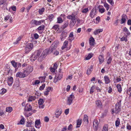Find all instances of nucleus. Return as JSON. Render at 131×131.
I'll list each match as a JSON object with an SVG mask.
<instances>
[{
    "instance_id": "obj_6",
    "label": "nucleus",
    "mask_w": 131,
    "mask_h": 131,
    "mask_svg": "<svg viewBox=\"0 0 131 131\" xmlns=\"http://www.w3.org/2000/svg\"><path fill=\"white\" fill-rule=\"evenodd\" d=\"M33 45L31 43H29L26 45L25 49V53H28L32 49Z\"/></svg>"
},
{
    "instance_id": "obj_10",
    "label": "nucleus",
    "mask_w": 131,
    "mask_h": 131,
    "mask_svg": "<svg viewBox=\"0 0 131 131\" xmlns=\"http://www.w3.org/2000/svg\"><path fill=\"white\" fill-rule=\"evenodd\" d=\"M104 80L105 84H108L111 82V80L108 75H105L104 77Z\"/></svg>"
},
{
    "instance_id": "obj_40",
    "label": "nucleus",
    "mask_w": 131,
    "mask_h": 131,
    "mask_svg": "<svg viewBox=\"0 0 131 131\" xmlns=\"http://www.w3.org/2000/svg\"><path fill=\"white\" fill-rule=\"evenodd\" d=\"M54 16L53 14H50L48 16L49 19L51 21H52L54 18Z\"/></svg>"
},
{
    "instance_id": "obj_3",
    "label": "nucleus",
    "mask_w": 131,
    "mask_h": 131,
    "mask_svg": "<svg viewBox=\"0 0 131 131\" xmlns=\"http://www.w3.org/2000/svg\"><path fill=\"white\" fill-rule=\"evenodd\" d=\"M45 23V20L44 19H42L39 21L33 19L31 22V24L34 26L40 25L42 23Z\"/></svg>"
},
{
    "instance_id": "obj_37",
    "label": "nucleus",
    "mask_w": 131,
    "mask_h": 131,
    "mask_svg": "<svg viewBox=\"0 0 131 131\" xmlns=\"http://www.w3.org/2000/svg\"><path fill=\"white\" fill-rule=\"evenodd\" d=\"M57 23L59 24H60L63 22V20L62 18L60 17H58L57 18Z\"/></svg>"
},
{
    "instance_id": "obj_21",
    "label": "nucleus",
    "mask_w": 131,
    "mask_h": 131,
    "mask_svg": "<svg viewBox=\"0 0 131 131\" xmlns=\"http://www.w3.org/2000/svg\"><path fill=\"white\" fill-rule=\"evenodd\" d=\"M40 121L39 120H36L35 122V127L37 128H39L40 127Z\"/></svg>"
},
{
    "instance_id": "obj_30",
    "label": "nucleus",
    "mask_w": 131,
    "mask_h": 131,
    "mask_svg": "<svg viewBox=\"0 0 131 131\" xmlns=\"http://www.w3.org/2000/svg\"><path fill=\"white\" fill-rule=\"evenodd\" d=\"M82 123V120L80 119L78 120L77 122L76 128L79 127H80Z\"/></svg>"
},
{
    "instance_id": "obj_50",
    "label": "nucleus",
    "mask_w": 131,
    "mask_h": 131,
    "mask_svg": "<svg viewBox=\"0 0 131 131\" xmlns=\"http://www.w3.org/2000/svg\"><path fill=\"white\" fill-rule=\"evenodd\" d=\"M24 118H22L20 121L19 122L17 123L18 125L21 124L22 125L24 124Z\"/></svg>"
},
{
    "instance_id": "obj_34",
    "label": "nucleus",
    "mask_w": 131,
    "mask_h": 131,
    "mask_svg": "<svg viewBox=\"0 0 131 131\" xmlns=\"http://www.w3.org/2000/svg\"><path fill=\"white\" fill-rule=\"evenodd\" d=\"M108 126L107 124H105L103 126L102 131H108Z\"/></svg>"
},
{
    "instance_id": "obj_19",
    "label": "nucleus",
    "mask_w": 131,
    "mask_h": 131,
    "mask_svg": "<svg viewBox=\"0 0 131 131\" xmlns=\"http://www.w3.org/2000/svg\"><path fill=\"white\" fill-rule=\"evenodd\" d=\"M95 40L93 37H91L89 40V43L91 46H93L95 44Z\"/></svg>"
},
{
    "instance_id": "obj_44",
    "label": "nucleus",
    "mask_w": 131,
    "mask_h": 131,
    "mask_svg": "<svg viewBox=\"0 0 131 131\" xmlns=\"http://www.w3.org/2000/svg\"><path fill=\"white\" fill-rule=\"evenodd\" d=\"M10 8H11L12 10L14 11H16V6L14 5L13 6H12L10 7L8 11H10Z\"/></svg>"
},
{
    "instance_id": "obj_8",
    "label": "nucleus",
    "mask_w": 131,
    "mask_h": 131,
    "mask_svg": "<svg viewBox=\"0 0 131 131\" xmlns=\"http://www.w3.org/2000/svg\"><path fill=\"white\" fill-rule=\"evenodd\" d=\"M49 53L48 50L45 49L42 53L40 56L39 57L40 59H42L45 58Z\"/></svg>"
},
{
    "instance_id": "obj_22",
    "label": "nucleus",
    "mask_w": 131,
    "mask_h": 131,
    "mask_svg": "<svg viewBox=\"0 0 131 131\" xmlns=\"http://www.w3.org/2000/svg\"><path fill=\"white\" fill-rule=\"evenodd\" d=\"M96 106L99 108H101L102 105V103L101 101L98 100L95 102Z\"/></svg>"
},
{
    "instance_id": "obj_13",
    "label": "nucleus",
    "mask_w": 131,
    "mask_h": 131,
    "mask_svg": "<svg viewBox=\"0 0 131 131\" xmlns=\"http://www.w3.org/2000/svg\"><path fill=\"white\" fill-rule=\"evenodd\" d=\"M75 15H74L73 13H72L71 15H69L67 16V18L70 19H71L72 21H74L75 19Z\"/></svg>"
},
{
    "instance_id": "obj_4",
    "label": "nucleus",
    "mask_w": 131,
    "mask_h": 131,
    "mask_svg": "<svg viewBox=\"0 0 131 131\" xmlns=\"http://www.w3.org/2000/svg\"><path fill=\"white\" fill-rule=\"evenodd\" d=\"M61 70H60L58 73L56 74L55 77L54 82H56L58 81L61 79L62 78L63 74L61 72Z\"/></svg>"
},
{
    "instance_id": "obj_14",
    "label": "nucleus",
    "mask_w": 131,
    "mask_h": 131,
    "mask_svg": "<svg viewBox=\"0 0 131 131\" xmlns=\"http://www.w3.org/2000/svg\"><path fill=\"white\" fill-rule=\"evenodd\" d=\"M69 24V21L68 20L65 21L64 22V23L61 27V28L64 29L67 28Z\"/></svg>"
},
{
    "instance_id": "obj_1",
    "label": "nucleus",
    "mask_w": 131,
    "mask_h": 131,
    "mask_svg": "<svg viewBox=\"0 0 131 131\" xmlns=\"http://www.w3.org/2000/svg\"><path fill=\"white\" fill-rule=\"evenodd\" d=\"M121 99H118L117 101V102L115 105V107L113 109L112 112L115 113L116 114L118 113L121 111Z\"/></svg>"
},
{
    "instance_id": "obj_2",
    "label": "nucleus",
    "mask_w": 131,
    "mask_h": 131,
    "mask_svg": "<svg viewBox=\"0 0 131 131\" xmlns=\"http://www.w3.org/2000/svg\"><path fill=\"white\" fill-rule=\"evenodd\" d=\"M41 52V51L40 50L35 51L34 53L31 56L30 59L31 61H32L36 60L40 56Z\"/></svg>"
},
{
    "instance_id": "obj_25",
    "label": "nucleus",
    "mask_w": 131,
    "mask_h": 131,
    "mask_svg": "<svg viewBox=\"0 0 131 131\" xmlns=\"http://www.w3.org/2000/svg\"><path fill=\"white\" fill-rule=\"evenodd\" d=\"M61 113V110H57L55 114L56 115V117L58 118L60 115Z\"/></svg>"
},
{
    "instance_id": "obj_18",
    "label": "nucleus",
    "mask_w": 131,
    "mask_h": 131,
    "mask_svg": "<svg viewBox=\"0 0 131 131\" xmlns=\"http://www.w3.org/2000/svg\"><path fill=\"white\" fill-rule=\"evenodd\" d=\"M56 46H55L54 44H52L50 48L48 50V52H51L56 48Z\"/></svg>"
},
{
    "instance_id": "obj_49",
    "label": "nucleus",
    "mask_w": 131,
    "mask_h": 131,
    "mask_svg": "<svg viewBox=\"0 0 131 131\" xmlns=\"http://www.w3.org/2000/svg\"><path fill=\"white\" fill-rule=\"evenodd\" d=\"M104 5L106 10H108L109 8V5L106 3H104Z\"/></svg>"
},
{
    "instance_id": "obj_12",
    "label": "nucleus",
    "mask_w": 131,
    "mask_h": 131,
    "mask_svg": "<svg viewBox=\"0 0 131 131\" xmlns=\"http://www.w3.org/2000/svg\"><path fill=\"white\" fill-rule=\"evenodd\" d=\"M96 10L94 8H93L90 14V16L92 18L94 17L96 14Z\"/></svg>"
},
{
    "instance_id": "obj_56",
    "label": "nucleus",
    "mask_w": 131,
    "mask_h": 131,
    "mask_svg": "<svg viewBox=\"0 0 131 131\" xmlns=\"http://www.w3.org/2000/svg\"><path fill=\"white\" fill-rule=\"evenodd\" d=\"M2 92L1 93V94H3L5 93L6 91L7 90L6 89L3 88L1 89Z\"/></svg>"
},
{
    "instance_id": "obj_55",
    "label": "nucleus",
    "mask_w": 131,
    "mask_h": 131,
    "mask_svg": "<svg viewBox=\"0 0 131 131\" xmlns=\"http://www.w3.org/2000/svg\"><path fill=\"white\" fill-rule=\"evenodd\" d=\"M92 57V54H89L88 55V56L86 58V60H88L90 59Z\"/></svg>"
},
{
    "instance_id": "obj_64",
    "label": "nucleus",
    "mask_w": 131,
    "mask_h": 131,
    "mask_svg": "<svg viewBox=\"0 0 131 131\" xmlns=\"http://www.w3.org/2000/svg\"><path fill=\"white\" fill-rule=\"evenodd\" d=\"M34 37L35 39H37L38 38L39 35L35 33L34 34Z\"/></svg>"
},
{
    "instance_id": "obj_23",
    "label": "nucleus",
    "mask_w": 131,
    "mask_h": 131,
    "mask_svg": "<svg viewBox=\"0 0 131 131\" xmlns=\"http://www.w3.org/2000/svg\"><path fill=\"white\" fill-rule=\"evenodd\" d=\"M67 36L66 33H62L60 36V38L62 41H63Z\"/></svg>"
},
{
    "instance_id": "obj_39",
    "label": "nucleus",
    "mask_w": 131,
    "mask_h": 131,
    "mask_svg": "<svg viewBox=\"0 0 131 131\" xmlns=\"http://www.w3.org/2000/svg\"><path fill=\"white\" fill-rule=\"evenodd\" d=\"M123 30L128 35H130V33L126 27H125L123 28Z\"/></svg>"
},
{
    "instance_id": "obj_16",
    "label": "nucleus",
    "mask_w": 131,
    "mask_h": 131,
    "mask_svg": "<svg viewBox=\"0 0 131 131\" xmlns=\"http://www.w3.org/2000/svg\"><path fill=\"white\" fill-rule=\"evenodd\" d=\"M98 58L99 62V64H101L104 61L103 56L102 55H100L99 57Z\"/></svg>"
},
{
    "instance_id": "obj_42",
    "label": "nucleus",
    "mask_w": 131,
    "mask_h": 131,
    "mask_svg": "<svg viewBox=\"0 0 131 131\" xmlns=\"http://www.w3.org/2000/svg\"><path fill=\"white\" fill-rule=\"evenodd\" d=\"M12 108L11 107H7L6 109V111L8 113L11 112L12 111Z\"/></svg>"
},
{
    "instance_id": "obj_51",
    "label": "nucleus",
    "mask_w": 131,
    "mask_h": 131,
    "mask_svg": "<svg viewBox=\"0 0 131 131\" xmlns=\"http://www.w3.org/2000/svg\"><path fill=\"white\" fill-rule=\"evenodd\" d=\"M11 63L13 66L15 68L17 67V63L14 61H11Z\"/></svg>"
},
{
    "instance_id": "obj_17",
    "label": "nucleus",
    "mask_w": 131,
    "mask_h": 131,
    "mask_svg": "<svg viewBox=\"0 0 131 131\" xmlns=\"http://www.w3.org/2000/svg\"><path fill=\"white\" fill-rule=\"evenodd\" d=\"M122 18L121 20V24H123L126 21V18L127 17V16L125 14L123 15L122 16Z\"/></svg>"
},
{
    "instance_id": "obj_45",
    "label": "nucleus",
    "mask_w": 131,
    "mask_h": 131,
    "mask_svg": "<svg viewBox=\"0 0 131 131\" xmlns=\"http://www.w3.org/2000/svg\"><path fill=\"white\" fill-rule=\"evenodd\" d=\"M112 59V57H109L107 61V63L108 64H111Z\"/></svg>"
},
{
    "instance_id": "obj_5",
    "label": "nucleus",
    "mask_w": 131,
    "mask_h": 131,
    "mask_svg": "<svg viewBox=\"0 0 131 131\" xmlns=\"http://www.w3.org/2000/svg\"><path fill=\"white\" fill-rule=\"evenodd\" d=\"M27 71L26 70H24L22 72H18L16 74L17 77H19L20 78H24L28 75L27 74Z\"/></svg>"
},
{
    "instance_id": "obj_38",
    "label": "nucleus",
    "mask_w": 131,
    "mask_h": 131,
    "mask_svg": "<svg viewBox=\"0 0 131 131\" xmlns=\"http://www.w3.org/2000/svg\"><path fill=\"white\" fill-rule=\"evenodd\" d=\"M77 21L78 24H82L84 22V21L81 19H80L79 18H78L77 19Z\"/></svg>"
},
{
    "instance_id": "obj_26",
    "label": "nucleus",
    "mask_w": 131,
    "mask_h": 131,
    "mask_svg": "<svg viewBox=\"0 0 131 131\" xmlns=\"http://www.w3.org/2000/svg\"><path fill=\"white\" fill-rule=\"evenodd\" d=\"M30 105H29L28 106H26L25 108V110L28 111H31L32 109V107Z\"/></svg>"
},
{
    "instance_id": "obj_11",
    "label": "nucleus",
    "mask_w": 131,
    "mask_h": 131,
    "mask_svg": "<svg viewBox=\"0 0 131 131\" xmlns=\"http://www.w3.org/2000/svg\"><path fill=\"white\" fill-rule=\"evenodd\" d=\"M8 84L9 86H10L13 83V78L12 77H9L8 78Z\"/></svg>"
},
{
    "instance_id": "obj_24",
    "label": "nucleus",
    "mask_w": 131,
    "mask_h": 131,
    "mask_svg": "<svg viewBox=\"0 0 131 131\" xmlns=\"http://www.w3.org/2000/svg\"><path fill=\"white\" fill-rule=\"evenodd\" d=\"M34 124L32 122H27L26 125V126L28 127V128L29 129H30V128L34 126Z\"/></svg>"
},
{
    "instance_id": "obj_60",
    "label": "nucleus",
    "mask_w": 131,
    "mask_h": 131,
    "mask_svg": "<svg viewBox=\"0 0 131 131\" xmlns=\"http://www.w3.org/2000/svg\"><path fill=\"white\" fill-rule=\"evenodd\" d=\"M6 0H1L0 1V5L3 4L4 3L6 2Z\"/></svg>"
},
{
    "instance_id": "obj_29",
    "label": "nucleus",
    "mask_w": 131,
    "mask_h": 131,
    "mask_svg": "<svg viewBox=\"0 0 131 131\" xmlns=\"http://www.w3.org/2000/svg\"><path fill=\"white\" fill-rule=\"evenodd\" d=\"M36 99V97L35 96H31L29 97L28 101V102H32L33 101L35 100Z\"/></svg>"
},
{
    "instance_id": "obj_33",
    "label": "nucleus",
    "mask_w": 131,
    "mask_h": 131,
    "mask_svg": "<svg viewBox=\"0 0 131 131\" xmlns=\"http://www.w3.org/2000/svg\"><path fill=\"white\" fill-rule=\"evenodd\" d=\"M102 31L103 29H99L95 30L94 31L93 33L95 35H96L100 32H102Z\"/></svg>"
},
{
    "instance_id": "obj_52",
    "label": "nucleus",
    "mask_w": 131,
    "mask_h": 131,
    "mask_svg": "<svg viewBox=\"0 0 131 131\" xmlns=\"http://www.w3.org/2000/svg\"><path fill=\"white\" fill-rule=\"evenodd\" d=\"M43 102V100L42 99H39L38 101L39 105L42 104Z\"/></svg>"
},
{
    "instance_id": "obj_43",
    "label": "nucleus",
    "mask_w": 131,
    "mask_h": 131,
    "mask_svg": "<svg viewBox=\"0 0 131 131\" xmlns=\"http://www.w3.org/2000/svg\"><path fill=\"white\" fill-rule=\"evenodd\" d=\"M22 37L20 36L18 37L17 39L16 42H14V45H16L18 44V42L20 41Z\"/></svg>"
},
{
    "instance_id": "obj_62",
    "label": "nucleus",
    "mask_w": 131,
    "mask_h": 131,
    "mask_svg": "<svg viewBox=\"0 0 131 131\" xmlns=\"http://www.w3.org/2000/svg\"><path fill=\"white\" fill-rule=\"evenodd\" d=\"M32 6L30 5V6H28L26 8V9L27 10V12H29V11L30 8L32 7Z\"/></svg>"
},
{
    "instance_id": "obj_53",
    "label": "nucleus",
    "mask_w": 131,
    "mask_h": 131,
    "mask_svg": "<svg viewBox=\"0 0 131 131\" xmlns=\"http://www.w3.org/2000/svg\"><path fill=\"white\" fill-rule=\"evenodd\" d=\"M59 26L58 25H54L53 27V28L55 30H57L59 29Z\"/></svg>"
},
{
    "instance_id": "obj_32",
    "label": "nucleus",
    "mask_w": 131,
    "mask_h": 131,
    "mask_svg": "<svg viewBox=\"0 0 131 131\" xmlns=\"http://www.w3.org/2000/svg\"><path fill=\"white\" fill-rule=\"evenodd\" d=\"M45 26L44 25L40 26L37 29V30H43L45 29Z\"/></svg>"
},
{
    "instance_id": "obj_35",
    "label": "nucleus",
    "mask_w": 131,
    "mask_h": 131,
    "mask_svg": "<svg viewBox=\"0 0 131 131\" xmlns=\"http://www.w3.org/2000/svg\"><path fill=\"white\" fill-rule=\"evenodd\" d=\"M117 87L118 89V92H121L122 91V88L121 84H118L117 85Z\"/></svg>"
},
{
    "instance_id": "obj_57",
    "label": "nucleus",
    "mask_w": 131,
    "mask_h": 131,
    "mask_svg": "<svg viewBox=\"0 0 131 131\" xmlns=\"http://www.w3.org/2000/svg\"><path fill=\"white\" fill-rule=\"evenodd\" d=\"M113 0H107V1L112 6H113L114 4V2L113 1Z\"/></svg>"
},
{
    "instance_id": "obj_7",
    "label": "nucleus",
    "mask_w": 131,
    "mask_h": 131,
    "mask_svg": "<svg viewBox=\"0 0 131 131\" xmlns=\"http://www.w3.org/2000/svg\"><path fill=\"white\" fill-rule=\"evenodd\" d=\"M74 98V96L73 93H72L68 98L67 104L69 105H70L72 103L73 100Z\"/></svg>"
},
{
    "instance_id": "obj_27",
    "label": "nucleus",
    "mask_w": 131,
    "mask_h": 131,
    "mask_svg": "<svg viewBox=\"0 0 131 131\" xmlns=\"http://www.w3.org/2000/svg\"><path fill=\"white\" fill-rule=\"evenodd\" d=\"M98 125V123L97 120H94L93 123V127L94 128L97 129Z\"/></svg>"
},
{
    "instance_id": "obj_47",
    "label": "nucleus",
    "mask_w": 131,
    "mask_h": 131,
    "mask_svg": "<svg viewBox=\"0 0 131 131\" xmlns=\"http://www.w3.org/2000/svg\"><path fill=\"white\" fill-rule=\"evenodd\" d=\"M95 88L94 85H93L91 87L90 90V93L91 94H92L93 92L94 91V90Z\"/></svg>"
},
{
    "instance_id": "obj_41",
    "label": "nucleus",
    "mask_w": 131,
    "mask_h": 131,
    "mask_svg": "<svg viewBox=\"0 0 131 131\" xmlns=\"http://www.w3.org/2000/svg\"><path fill=\"white\" fill-rule=\"evenodd\" d=\"M45 10V8L44 7L40 8L39 10V13L40 15H41L43 14Z\"/></svg>"
},
{
    "instance_id": "obj_31",
    "label": "nucleus",
    "mask_w": 131,
    "mask_h": 131,
    "mask_svg": "<svg viewBox=\"0 0 131 131\" xmlns=\"http://www.w3.org/2000/svg\"><path fill=\"white\" fill-rule=\"evenodd\" d=\"M88 117L86 115H85L84 116L83 120V121L85 122V123H86V124H88Z\"/></svg>"
},
{
    "instance_id": "obj_46",
    "label": "nucleus",
    "mask_w": 131,
    "mask_h": 131,
    "mask_svg": "<svg viewBox=\"0 0 131 131\" xmlns=\"http://www.w3.org/2000/svg\"><path fill=\"white\" fill-rule=\"evenodd\" d=\"M89 10L88 8H86L83 9L81 11V12L82 13L86 14L89 11Z\"/></svg>"
},
{
    "instance_id": "obj_59",
    "label": "nucleus",
    "mask_w": 131,
    "mask_h": 131,
    "mask_svg": "<svg viewBox=\"0 0 131 131\" xmlns=\"http://www.w3.org/2000/svg\"><path fill=\"white\" fill-rule=\"evenodd\" d=\"M45 87V84H42L41 86H40L39 88V90H43L44 88Z\"/></svg>"
},
{
    "instance_id": "obj_58",
    "label": "nucleus",
    "mask_w": 131,
    "mask_h": 131,
    "mask_svg": "<svg viewBox=\"0 0 131 131\" xmlns=\"http://www.w3.org/2000/svg\"><path fill=\"white\" fill-rule=\"evenodd\" d=\"M40 81L39 80H35L34 82V83L33 84V85H37L40 83Z\"/></svg>"
},
{
    "instance_id": "obj_54",
    "label": "nucleus",
    "mask_w": 131,
    "mask_h": 131,
    "mask_svg": "<svg viewBox=\"0 0 131 131\" xmlns=\"http://www.w3.org/2000/svg\"><path fill=\"white\" fill-rule=\"evenodd\" d=\"M75 22H74V21H72L70 22L69 24V26L70 27H72L74 25Z\"/></svg>"
},
{
    "instance_id": "obj_28",
    "label": "nucleus",
    "mask_w": 131,
    "mask_h": 131,
    "mask_svg": "<svg viewBox=\"0 0 131 131\" xmlns=\"http://www.w3.org/2000/svg\"><path fill=\"white\" fill-rule=\"evenodd\" d=\"M93 66L91 65L87 70L86 73L88 75H89L92 72V70Z\"/></svg>"
},
{
    "instance_id": "obj_63",
    "label": "nucleus",
    "mask_w": 131,
    "mask_h": 131,
    "mask_svg": "<svg viewBox=\"0 0 131 131\" xmlns=\"http://www.w3.org/2000/svg\"><path fill=\"white\" fill-rule=\"evenodd\" d=\"M112 89L111 86H110L108 88V92L109 93H110L112 91Z\"/></svg>"
},
{
    "instance_id": "obj_20",
    "label": "nucleus",
    "mask_w": 131,
    "mask_h": 131,
    "mask_svg": "<svg viewBox=\"0 0 131 131\" xmlns=\"http://www.w3.org/2000/svg\"><path fill=\"white\" fill-rule=\"evenodd\" d=\"M98 7L99 8V12L101 13H104L105 11V9L103 8V6L102 5L99 6Z\"/></svg>"
},
{
    "instance_id": "obj_36",
    "label": "nucleus",
    "mask_w": 131,
    "mask_h": 131,
    "mask_svg": "<svg viewBox=\"0 0 131 131\" xmlns=\"http://www.w3.org/2000/svg\"><path fill=\"white\" fill-rule=\"evenodd\" d=\"M120 123V120L118 118H117L115 122V126L116 127L119 126Z\"/></svg>"
},
{
    "instance_id": "obj_61",
    "label": "nucleus",
    "mask_w": 131,
    "mask_h": 131,
    "mask_svg": "<svg viewBox=\"0 0 131 131\" xmlns=\"http://www.w3.org/2000/svg\"><path fill=\"white\" fill-rule=\"evenodd\" d=\"M72 125L71 124H70L68 126V129L69 130H72Z\"/></svg>"
},
{
    "instance_id": "obj_9",
    "label": "nucleus",
    "mask_w": 131,
    "mask_h": 131,
    "mask_svg": "<svg viewBox=\"0 0 131 131\" xmlns=\"http://www.w3.org/2000/svg\"><path fill=\"white\" fill-rule=\"evenodd\" d=\"M68 41L66 40L64 41L63 43V45L61 47V49L62 50H63L65 48H67V50H69L70 49L71 45L69 48L67 47V46L68 45Z\"/></svg>"
},
{
    "instance_id": "obj_15",
    "label": "nucleus",
    "mask_w": 131,
    "mask_h": 131,
    "mask_svg": "<svg viewBox=\"0 0 131 131\" xmlns=\"http://www.w3.org/2000/svg\"><path fill=\"white\" fill-rule=\"evenodd\" d=\"M33 70V68L31 66H28L27 68V74H28V75Z\"/></svg>"
},
{
    "instance_id": "obj_48",
    "label": "nucleus",
    "mask_w": 131,
    "mask_h": 131,
    "mask_svg": "<svg viewBox=\"0 0 131 131\" xmlns=\"http://www.w3.org/2000/svg\"><path fill=\"white\" fill-rule=\"evenodd\" d=\"M46 78V76H44L43 77H41L39 78V79L40 80H41V82H42L45 81V79Z\"/></svg>"
}]
</instances>
